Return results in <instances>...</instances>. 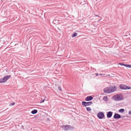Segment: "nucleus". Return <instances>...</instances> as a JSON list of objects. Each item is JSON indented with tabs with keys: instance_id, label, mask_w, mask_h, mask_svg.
Wrapping results in <instances>:
<instances>
[{
	"instance_id": "f257e3e1",
	"label": "nucleus",
	"mask_w": 131,
	"mask_h": 131,
	"mask_svg": "<svg viewBox=\"0 0 131 131\" xmlns=\"http://www.w3.org/2000/svg\"><path fill=\"white\" fill-rule=\"evenodd\" d=\"M123 98L122 94H119L114 95L112 99L115 101H119L122 100Z\"/></svg>"
},
{
	"instance_id": "f03ea898",
	"label": "nucleus",
	"mask_w": 131,
	"mask_h": 131,
	"mask_svg": "<svg viewBox=\"0 0 131 131\" xmlns=\"http://www.w3.org/2000/svg\"><path fill=\"white\" fill-rule=\"evenodd\" d=\"M61 128L65 130H73L74 127L71 126L69 125H63L61 126Z\"/></svg>"
},
{
	"instance_id": "7ed1b4c3",
	"label": "nucleus",
	"mask_w": 131,
	"mask_h": 131,
	"mask_svg": "<svg viewBox=\"0 0 131 131\" xmlns=\"http://www.w3.org/2000/svg\"><path fill=\"white\" fill-rule=\"evenodd\" d=\"M82 105L86 107L87 106H89L93 104L92 102H86L85 101H83L82 103Z\"/></svg>"
},
{
	"instance_id": "20e7f679",
	"label": "nucleus",
	"mask_w": 131,
	"mask_h": 131,
	"mask_svg": "<svg viewBox=\"0 0 131 131\" xmlns=\"http://www.w3.org/2000/svg\"><path fill=\"white\" fill-rule=\"evenodd\" d=\"M97 117L100 119H102L104 116V113L102 112L99 113L97 115Z\"/></svg>"
},
{
	"instance_id": "39448f33",
	"label": "nucleus",
	"mask_w": 131,
	"mask_h": 131,
	"mask_svg": "<svg viewBox=\"0 0 131 131\" xmlns=\"http://www.w3.org/2000/svg\"><path fill=\"white\" fill-rule=\"evenodd\" d=\"M110 89V92L111 93L114 92L116 90V88L115 86H109Z\"/></svg>"
},
{
	"instance_id": "423d86ee",
	"label": "nucleus",
	"mask_w": 131,
	"mask_h": 131,
	"mask_svg": "<svg viewBox=\"0 0 131 131\" xmlns=\"http://www.w3.org/2000/svg\"><path fill=\"white\" fill-rule=\"evenodd\" d=\"M104 92L106 93H111L110 87H106L104 89Z\"/></svg>"
},
{
	"instance_id": "0eeeda50",
	"label": "nucleus",
	"mask_w": 131,
	"mask_h": 131,
	"mask_svg": "<svg viewBox=\"0 0 131 131\" xmlns=\"http://www.w3.org/2000/svg\"><path fill=\"white\" fill-rule=\"evenodd\" d=\"M10 77V75H6L3 78V80L4 82L6 81Z\"/></svg>"
},
{
	"instance_id": "6e6552de",
	"label": "nucleus",
	"mask_w": 131,
	"mask_h": 131,
	"mask_svg": "<svg viewBox=\"0 0 131 131\" xmlns=\"http://www.w3.org/2000/svg\"><path fill=\"white\" fill-rule=\"evenodd\" d=\"M93 97L92 96H87L85 99V100L86 101H90L93 99Z\"/></svg>"
},
{
	"instance_id": "1a4fd4ad",
	"label": "nucleus",
	"mask_w": 131,
	"mask_h": 131,
	"mask_svg": "<svg viewBox=\"0 0 131 131\" xmlns=\"http://www.w3.org/2000/svg\"><path fill=\"white\" fill-rule=\"evenodd\" d=\"M113 117L115 119H117L120 118L121 117V116L119 114L117 113H115L114 116Z\"/></svg>"
},
{
	"instance_id": "9d476101",
	"label": "nucleus",
	"mask_w": 131,
	"mask_h": 131,
	"mask_svg": "<svg viewBox=\"0 0 131 131\" xmlns=\"http://www.w3.org/2000/svg\"><path fill=\"white\" fill-rule=\"evenodd\" d=\"M113 113L111 111H109L107 112V116L108 118H110L111 117L113 114Z\"/></svg>"
},
{
	"instance_id": "9b49d317",
	"label": "nucleus",
	"mask_w": 131,
	"mask_h": 131,
	"mask_svg": "<svg viewBox=\"0 0 131 131\" xmlns=\"http://www.w3.org/2000/svg\"><path fill=\"white\" fill-rule=\"evenodd\" d=\"M131 89L130 86H126V85H123V90L130 89Z\"/></svg>"
},
{
	"instance_id": "f8f14e48",
	"label": "nucleus",
	"mask_w": 131,
	"mask_h": 131,
	"mask_svg": "<svg viewBox=\"0 0 131 131\" xmlns=\"http://www.w3.org/2000/svg\"><path fill=\"white\" fill-rule=\"evenodd\" d=\"M37 112V110H32L31 113L32 114H35Z\"/></svg>"
},
{
	"instance_id": "ddd939ff",
	"label": "nucleus",
	"mask_w": 131,
	"mask_h": 131,
	"mask_svg": "<svg viewBox=\"0 0 131 131\" xmlns=\"http://www.w3.org/2000/svg\"><path fill=\"white\" fill-rule=\"evenodd\" d=\"M123 66L127 68H131V65L130 64H123Z\"/></svg>"
},
{
	"instance_id": "4468645a",
	"label": "nucleus",
	"mask_w": 131,
	"mask_h": 131,
	"mask_svg": "<svg viewBox=\"0 0 131 131\" xmlns=\"http://www.w3.org/2000/svg\"><path fill=\"white\" fill-rule=\"evenodd\" d=\"M103 100L105 101H106L108 100V97L107 96H104L103 98Z\"/></svg>"
},
{
	"instance_id": "2eb2a0df",
	"label": "nucleus",
	"mask_w": 131,
	"mask_h": 131,
	"mask_svg": "<svg viewBox=\"0 0 131 131\" xmlns=\"http://www.w3.org/2000/svg\"><path fill=\"white\" fill-rule=\"evenodd\" d=\"M77 35V34L75 32H74L73 34L72 35V37H76Z\"/></svg>"
},
{
	"instance_id": "dca6fc26",
	"label": "nucleus",
	"mask_w": 131,
	"mask_h": 131,
	"mask_svg": "<svg viewBox=\"0 0 131 131\" xmlns=\"http://www.w3.org/2000/svg\"><path fill=\"white\" fill-rule=\"evenodd\" d=\"M86 109L88 111H91V108L89 107H87L86 108Z\"/></svg>"
},
{
	"instance_id": "f3484780",
	"label": "nucleus",
	"mask_w": 131,
	"mask_h": 131,
	"mask_svg": "<svg viewBox=\"0 0 131 131\" xmlns=\"http://www.w3.org/2000/svg\"><path fill=\"white\" fill-rule=\"evenodd\" d=\"M15 104V103L14 102H13V103H10L9 104V105L10 106H13V105H14Z\"/></svg>"
},
{
	"instance_id": "a211bd4d",
	"label": "nucleus",
	"mask_w": 131,
	"mask_h": 131,
	"mask_svg": "<svg viewBox=\"0 0 131 131\" xmlns=\"http://www.w3.org/2000/svg\"><path fill=\"white\" fill-rule=\"evenodd\" d=\"M3 78H2L0 79V83H3L4 82H3Z\"/></svg>"
},
{
	"instance_id": "6ab92c4d",
	"label": "nucleus",
	"mask_w": 131,
	"mask_h": 131,
	"mask_svg": "<svg viewBox=\"0 0 131 131\" xmlns=\"http://www.w3.org/2000/svg\"><path fill=\"white\" fill-rule=\"evenodd\" d=\"M120 88L121 89H123V84H121L119 85Z\"/></svg>"
},
{
	"instance_id": "aec40b11",
	"label": "nucleus",
	"mask_w": 131,
	"mask_h": 131,
	"mask_svg": "<svg viewBox=\"0 0 131 131\" xmlns=\"http://www.w3.org/2000/svg\"><path fill=\"white\" fill-rule=\"evenodd\" d=\"M118 111L119 112H123V108L120 109Z\"/></svg>"
},
{
	"instance_id": "412c9836",
	"label": "nucleus",
	"mask_w": 131,
	"mask_h": 131,
	"mask_svg": "<svg viewBox=\"0 0 131 131\" xmlns=\"http://www.w3.org/2000/svg\"><path fill=\"white\" fill-rule=\"evenodd\" d=\"M58 89L60 91L61 90V87L60 86L58 87Z\"/></svg>"
},
{
	"instance_id": "4be33fe9",
	"label": "nucleus",
	"mask_w": 131,
	"mask_h": 131,
	"mask_svg": "<svg viewBox=\"0 0 131 131\" xmlns=\"http://www.w3.org/2000/svg\"><path fill=\"white\" fill-rule=\"evenodd\" d=\"M100 75H103V76H105V74H99Z\"/></svg>"
},
{
	"instance_id": "5701e85b",
	"label": "nucleus",
	"mask_w": 131,
	"mask_h": 131,
	"mask_svg": "<svg viewBox=\"0 0 131 131\" xmlns=\"http://www.w3.org/2000/svg\"><path fill=\"white\" fill-rule=\"evenodd\" d=\"M44 99H43V100H42L40 101V103H43V102H44Z\"/></svg>"
},
{
	"instance_id": "b1692460",
	"label": "nucleus",
	"mask_w": 131,
	"mask_h": 131,
	"mask_svg": "<svg viewBox=\"0 0 131 131\" xmlns=\"http://www.w3.org/2000/svg\"><path fill=\"white\" fill-rule=\"evenodd\" d=\"M128 114H131V110H130L129 112V113H128Z\"/></svg>"
},
{
	"instance_id": "393cba45",
	"label": "nucleus",
	"mask_w": 131,
	"mask_h": 131,
	"mask_svg": "<svg viewBox=\"0 0 131 131\" xmlns=\"http://www.w3.org/2000/svg\"><path fill=\"white\" fill-rule=\"evenodd\" d=\"M100 19L99 20H98V21L99 22L101 20V19H102V17H100Z\"/></svg>"
},
{
	"instance_id": "a878e982",
	"label": "nucleus",
	"mask_w": 131,
	"mask_h": 131,
	"mask_svg": "<svg viewBox=\"0 0 131 131\" xmlns=\"http://www.w3.org/2000/svg\"><path fill=\"white\" fill-rule=\"evenodd\" d=\"M118 64H120V65H121V66H123V63H118Z\"/></svg>"
},
{
	"instance_id": "bb28decb",
	"label": "nucleus",
	"mask_w": 131,
	"mask_h": 131,
	"mask_svg": "<svg viewBox=\"0 0 131 131\" xmlns=\"http://www.w3.org/2000/svg\"><path fill=\"white\" fill-rule=\"evenodd\" d=\"M95 75L96 76H98V75H99V74L98 73H96L95 74Z\"/></svg>"
},
{
	"instance_id": "cd10ccee",
	"label": "nucleus",
	"mask_w": 131,
	"mask_h": 131,
	"mask_svg": "<svg viewBox=\"0 0 131 131\" xmlns=\"http://www.w3.org/2000/svg\"><path fill=\"white\" fill-rule=\"evenodd\" d=\"M95 16H98V17H100V16H98V15H95Z\"/></svg>"
},
{
	"instance_id": "c85d7f7f",
	"label": "nucleus",
	"mask_w": 131,
	"mask_h": 131,
	"mask_svg": "<svg viewBox=\"0 0 131 131\" xmlns=\"http://www.w3.org/2000/svg\"><path fill=\"white\" fill-rule=\"evenodd\" d=\"M124 110L123 109V112H124Z\"/></svg>"
},
{
	"instance_id": "c756f323",
	"label": "nucleus",
	"mask_w": 131,
	"mask_h": 131,
	"mask_svg": "<svg viewBox=\"0 0 131 131\" xmlns=\"http://www.w3.org/2000/svg\"><path fill=\"white\" fill-rule=\"evenodd\" d=\"M125 36V35H123V36Z\"/></svg>"
}]
</instances>
